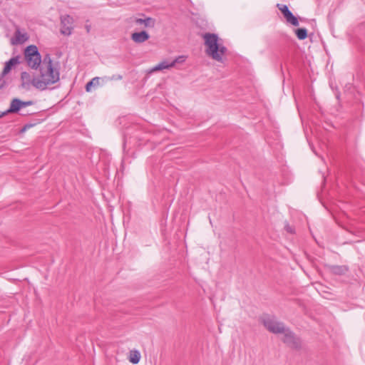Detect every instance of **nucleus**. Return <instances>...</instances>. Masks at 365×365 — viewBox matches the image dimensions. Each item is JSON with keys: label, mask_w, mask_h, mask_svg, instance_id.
<instances>
[{"label": "nucleus", "mask_w": 365, "mask_h": 365, "mask_svg": "<svg viewBox=\"0 0 365 365\" xmlns=\"http://www.w3.org/2000/svg\"><path fill=\"white\" fill-rule=\"evenodd\" d=\"M40 76L31 80L32 85L41 91L46 89L48 86L54 84L60 79L58 69L53 67V61L49 54H46L39 67Z\"/></svg>", "instance_id": "obj_1"}, {"label": "nucleus", "mask_w": 365, "mask_h": 365, "mask_svg": "<svg viewBox=\"0 0 365 365\" xmlns=\"http://www.w3.org/2000/svg\"><path fill=\"white\" fill-rule=\"evenodd\" d=\"M202 36L206 46V54L218 62H222L223 56L227 52V48L219 43L220 39L217 34L205 33Z\"/></svg>", "instance_id": "obj_2"}, {"label": "nucleus", "mask_w": 365, "mask_h": 365, "mask_svg": "<svg viewBox=\"0 0 365 365\" xmlns=\"http://www.w3.org/2000/svg\"><path fill=\"white\" fill-rule=\"evenodd\" d=\"M274 329L275 334L283 335L280 339H282L286 344L293 349H299L301 342L294 337V334L282 323L275 322Z\"/></svg>", "instance_id": "obj_3"}, {"label": "nucleus", "mask_w": 365, "mask_h": 365, "mask_svg": "<svg viewBox=\"0 0 365 365\" xmlns=\"http://www.w3.org/2000/svg\"><path fill=\"white\" fill-rule=\"evenodd\" d=\"M25 59L29 67L33 69H37L42 63L41 56L38 48L34 45H30L26 47L24 51Z\"/></svg>", "instance_id": "obj_4"}, {"label": "nucleus", "mask_w": 365, "mask_h": 365, "mask_svg": "<svg viewBox=\"0 0 365 365\" xmlns=\"http://www.w3.org/2000/svg\"><path fill=\"white\" fill-rule=\"evenodd\" d=\"M276 6L281 11L287 24L292 26H299V20L292 11L289 9L288 6L285 4H277Z\"/></svg>", "instance_id": "obj_5"}, {"label": "nucleus", "mask_w": 365, "mask_h": 365, "mask_svg": "<svg viewBox=\"0 0 365 365\" xmlns=\"http://www.w3.org/2000/svg\"><path fill=\"white\" fill-rule=\"evenodd\" d=\"M61 33L65 36H69L72 33L73 19L68 15L61 16Z\"/></svg>", "instance_id": "obj_6"}, {"label": "nucleus", "mask_w": 365, "mask_h": 365, "mask_svg": "<svg viewBox=\"0 0 365 365\" xmlns=\"http://www.w3.org/2000/svg\"><path fill=\"white\" fill-rule=\"evenodd\" d=\"M28 40V36L26 33H22L19 29H17L14 33V36L11 38V44L17 45L21 44Z\"/></svg>", "instance_id": "obj_7"}, {"label": "nucleus", "mask_w": 365, "mask_h": 365, "mask_svg": "<svg viewBox=\"0 0 365 365\" xmlns=\"http://www.w3.org/2000/svg\"><path fill=\"white\" fill-rule=\"evenodd\" d=\"M150 38L149 34L145 31L135 32L131 35V39L137 43H141L146 41Z\"/></svg>", "instance_id": "obj_8"}, {"label": "nucleus", "mask_w": 365, "mask_h": 365, "mask_svg": "<svg viewBox=\"0 0 365 365\" xmlns=\"http://www.w3.org/2000/svg\"><path fill=\"white\" fill-rule=\"evenodd\" d=\"M22 108L21 101L19 98H14L11 101L10 106L9 109L4 112L2 115L7 113H15L20 110Z\"/></svg>", "instance_id": "obj_9"}, {"label": "nucleus", "mask_w": 365, "mask_h": 365, "mask_svg": "<svg viewBox=\"0 0 365 365\" xmlns=\"http://www.w3.org/2000/svg\"><path fill=\"white\" fill-rule=\"evenodd\" d=\"M259 320L267 330L274 333V322L271 317L267 314H263L260 317Z\"/></svg>", "instance_id": "obj_10"}, {"label": "nucleus", "mask_w": 365, "mask_h": 365, "mask_svg": "<svg viewBox=\"0 0 365 365\" xmlns=\"http://www.w3.org/2000/svg\"><path fill=\"white\" fill-rule=\"evenodd\" d=\"M329 270L334 274L343 275L348 271V267L344 265H330L329 266Z\"/></svg>", "instance_id": "obj_11"}, {"label": "nucleus", "mask_w": 365, "mask_h": 365, "mask_svg": "<svg viewBox=\"0 0 365 365\" xmlns=\"http://www.w3.org/2000/svg\"><path fill=\"white\" fill-rule=\"evenodd\" d=\"M134 21L137 24H143L146 28H153L155 24V20L150 17H147L145 19L135 18Z\"/></svg>", "instance_id": "obj_12"}, {"label": "nucleus", "mask_w": 365, "mask_h": 365, "mask_svg": "<svg viewBox=\"0 0 365 365\" xmlns=\"http://www.w3.org/2000/svg\"><path fill=\"white\" fill-rule=\"evenodd\" d=\"M173 67V63H171V61L169 62L168 61H163L159 63L155 66L153 67L150 69V73L156 72V71H162L163 69H168V68H170Z\"/></svg>", "instance_id": "obj_13"}, {"label": "nucleus", "mask_w": 365, "mask_h": 365, "mask_svg": "<svg viewBox=\"0 0 365 365\" xmlns=\"http://www.w3.org/2000/svg\"><path fill=\"white\" fill-rule=\"evenodd\" d=\"M17 63H19V59L17 57H14L9 59L5 63L4 68L1 72L2 76H5L7 73H9L11 69V67Z\"/></svg>", "instance_id": "obj_14"}, {"label": "nucleus", "mask_w": 365, "mask_h": 365, "mask_svg": "<svg viewBox=\"0 0 365 365\" xmlns=\"http://www.w3.org/2000/svg\"><path fill=\"white\" fill-rule=\"evenodd\" d=\"M128 359H129V361L133 364H138L140 359V352L138 350L130 351Z\"/></svg>", "instance_id": "obj_15"}, {"label": "nucleus", "mask_w": 365, "mask_h": 365, "mask_svg": "<svg viewBox=\"0 0 365 365\" xmlns=\"http://www.w3.org/2000/svg\"><path fill=\"white\" fill-rule=\"evenodd\" d=\"M101 78L100 77H94L89 82L87 83L86 86V90L87 92H90L91 91L92 86H97L100 85V80Z\"/></svg>", "instance_id": "obj_16"}, {"label": "nucleus", "mask_w": 365, "mask_h": 365, "mask_svg": "<svg viewBox=\"0 0 365 365\" xmlns=\"http://www.w3.org/2000/svg\"><path fill=\"white\" fill-rule=\"evenodd\" d=\"M295 34L299 40H304L307 37V30L305 28H299L295 30Z\"/></svg>", "instance_id": "obj_17"}, {"label": "nucleus", "mask_w": 365, "mask_h": 365, "mask_svg": "<svg viewBox=\"0 0 365 365\" xmlns=\"http://www.w3.org/2000/svg\"><path fill=\"white\" fill-rule=\"evenodd\" d=\"M185 60V57L184 56H179L178 57L175 58L173 61H171V63H173V67L175 66L176 63H181L184 62Z\"/></svg>", "instance_id": "obj_18"}, {"label": "nucleus", "mask_w": 365, "mask_h": 365, "mask_svg": "<svg viewBox=\"0 0 365 365\" xmlns=\"http://www.w3.org/2000/svg\"><path fill=\"white\" fill-rule=\"evenodd\" d=\"M123 76L121 75H113L111 77H104L103 79L106 81H118L121 80Z\"/></svg>", "instance_id": "obj_19"}, {"label": "nucleus", "mask_w": 365, "mask_h": 365, "mask_svg": "<svg viewBox=\"0 0 365 365\" xmlns=\"http://www.w3.org/2000/svg\"><path fill=\"white\" fill-rule=\"evenodd\" d=\"M21 77L22 81H29L31 80L30 74L25 71L21 73Z\"/></svg>", "instance_id": "obj_20"}, {"label": "nucleus", "mask_w": 365, "mask_h": 365, "mask_svg": "<svg viewBox=\"0 0 365 365\" xmlns=\"http://www.w3.org/2000/svg\"><path fill=\"white\" fill-rule=\"evenodd\" d=\"M6 85V81L4 79V76H2V73L0 75V89L4 88Z\"/></svg>", "instance_id": "obj_21"}, {"label": "nucleus", "mask_w": 365, "mask_h": 365, "mask_svg": "<svg viewBox=\"0 0 365 365\" xmlns=\"http://www.w3.org/2000/svg\"><path fill=\"white\" fill-rule=\"evenodd\" d=\"M284 230H286L290 234H294V229L291 225H289L288 223H287V222H286V224L284 225Z\"/></svg>", "instance_id": "obj_22"}, {"label": "nucleus", "mask_w": 365, "mask_h": 365, "mask_svg": "<svg viewBox=\"0 0 365 365\" xmlns=\"http://www.w3.org/2000/svg\"><path fill=\"white\" fill-rule=\"evenodd\" d=\"M33 104H34V102L32 101H21L22 108H25L26 106H32Z\"/></svg>", "instance_id": "obj_23"}, {"label": "nucleus", "mask_w": 365, "mask_h": 365, "mask_svg": "<svg viewBox=\"0 0 365 365\" xmlns=\"http://www.w3.org/2000/svg\"><path fill=\"white\" fill-rule=\"evenodd\" d=\"M32 126V125H25L24 127L22 128L21 131L24 132L25 131L27 128H29Z\"/></svg>", "instance_id": "obj_24"}, {"label": "nucleus", "mask_w": 365, "mask_h": 365, "mask_svg": "<svg viewBox=\"0 0 365 365\" xmlns=\"http://www.w3.org/2000/svg\"><path fill=\"white\" fill-rule=\"evenodd\" d=\"M86 29H87V31L89 32L90 29L88 26L86 27Z\"/></svg>", "instance_id": "obj_25"}, {"label": "nucleus", "mask_w": 365, "mask_h": 365, "mask_svg": "<svg viewBox=\"0 0 365 365\" xmlns=\"http://www.w3.org/2000/svg\"><path fill=\"white\" fill-rule=\"evenodd\" d=\"M274 140H275V146H276V145H277V143H276V141H277V138H276V137H275V138H274Z\"/></svg>", "instance_id": "obj_26"}]
</instances>
